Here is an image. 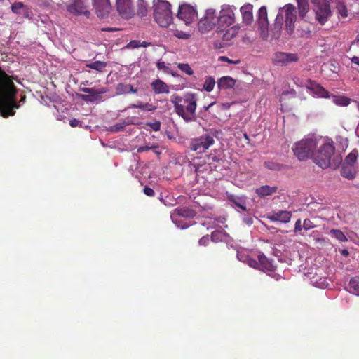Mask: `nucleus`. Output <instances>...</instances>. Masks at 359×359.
<instances>
[{"instance_id": "f257e3e1", "label": "nucleus", "mask_w": 359, "mask_h": 359, "mask_svg": "<svg viewBox=\"0 0 359 359\" xmlns=\"http://www.w3.org/2000/svg\"><path fill=\"white\" fill-rule=\"evenodd\" d=\"M17 88L11 77L0 67V113L2 116H13L18 109L15 95Z\"/></svg>"}, {"instance_id": "f03ea898", "label": "nucleus", "mask_w": 359, "mask_h": 359, "mask_svg": "<svg viewBox=\"0 0 359 359\" xmlns=\"http://www.w3.org/2000/svg\"><path fill=\"white\" fill-rule=\"evenodd\" d=\"M171 102L175 107V111L186 121L195 120L196 109L197 107V96L195 93H187L184 98L177 95H172Z\"/></svg>"}, {"instance_id": "7ed1b4c3", "label": "nucleus", "mask_w": 359, "mask_h": 359, "mask_svg": "<svg viewBox=\"0 0 359 359\" xmlns=\"http://www.w3.org/2000/svg\"><path fill=\"white\" fill-rule=\"evenodd\" d=\"M334 147L333 144L325 143L316 151H313L312 159L322 168H327L330 166L335 168L342 162V158L339 155L334 156Z\"/></svg>"}, {"instance_id": "20e7f679", "label": "nucleus", "mask_w": 359, "mask_h": 359, "mask_svg": "<svg viewBox=\"0 0 359 359\" xmlns=\"http://www.w3.org/2000/svg\"><path fill=\"white\" fill-rule=\"evenodd\" d=\"M170 6L166 1L154 0V18L162 27H168L172 21Z\"/></svg>"}, {"instance_id": "39448f33", "label": "nucleus", "mask_w": 359, "mask_h": 359, "mask_svg": "<svg viewBox=\"0 0 359 359\" xmlns=\"http://www.w3.org/2000/svg\"><path fill=\"white\" fill-rule=\"evenodd\" d=\"M316 147V141L313 139H304L297 142L292 147L294 154L299 161L312 158L313 153Z\"/></svg>"}, {"instance_id": "423d86ee", "label": "nucleus", "mask_w": 359, "mask_h": 359, "mask_svg": "<svg viewBox=\"0 0 359 359\" xmlns=\"http://www.w3.org/2000/svg\"><path fill=\"white\" fill-rule=\"evenodd\" d=\"M278 13H282L283 18L285 17L286 31L290 36L292 35L294 31L297 20L295 6L291 4H287L284 7L280 8Z\"/></svg>"}, {"instance_id": "0eeeda50", "label": "nucleus", "mask_w": 359, "mask_h": 359, "mask_svg": "<svg viewBox=\"0 0 359 359\" xmlns=\"http://www.w3.org/2000/svg\"><path fill=\"white\" fill-rule=\"evenodd\" d=\"M218 32L229 27L235 22V13L233 8L231 6H224L217 15Z\"/></svg>"}, {"instance_id": "6e6552de", "label": "nucleus", "mask_w": 359, "mask_h": 359, "mask_svg": "<svg viewBox=\"0 0 359 359\" xmlns=\"http://www.w3.org/2000/svg\"><path fill=\"white\" fill-rule=\"evenodd\" d=\"M215 143V140L211 135L204 134L198 137L191 139L190 149L198 153H203Z\"/></svg>"}, {"instance_id": "1a4fd4ad", "label": "nucleus", "mask_w": 359, "mask_h": 359, "mask_svg": "<svg viewBox=\"0 0 359 359\" xmlns=\"http://www.w3.org/2000/svg\"><path fill=\"white\" fill-rule=\"evenodd\" d=\"M196 215V212L188 207L178 208L172 210L170 214L172 221L178 226L184 229L187 226L182 224L181 218L191 219Z\"/></svg>"}, {"instance_id": "9d476101", "label": "nucleus", "mask_w": 359, "mask_h": 359, "mask_svg": "<svg viewBox=\"0 0 359 359\" xmlns=\"http://www.w3.org/2000/svg\"><path fill=\"white\" fill-rule=\"evenodd\" d=\"M217 24V14L214 9H208L205 15L198 22L201 32L206 33L212 30Z\"/></svg>"}, {"instance_id": "9b49d317", "label": "nucleus", "mask_w": 359, "mask_h": 359, "mask_svg": "<svg viewBox=\"0 0 359 359\" xmlns=\"http://www.w3.org/2000/svg\"><path fill=\"white\" fill-rule=\"evenodd\" d=\"M80 90L83 93H87V95H79V97L83 101L87 102H93L100 100L102 98L101 95L107 92V89L105 88H101L99 89H95L93 88H81Z\"/></svg>"}, {"instance_id": "f8f14e48", "label": "nucleus", "mask_w": 359, "mask_h": 359, "mask_svg": "<svg viewBox=\"0 0 359 359\" xmlns=\"http://www.w3.org/2000/svg\"><path fill=\"white\" fill-rule=\"evenodd\" d=\"M67 11L75 15H84L89 18L90 15V11L85 6L83 0H71L69 4L67 5Z\"/></svg>"}, {"instance_id": "ddd939ff", "label": "nucleus", "mask_w": 359, "mask_h": 359, "mask_svg": "<svg viewBox=\"0 0 359 359\" xmlns=\"http://www.w3.org/2000/svg\"><path fill=\"white\" fill-rule=\"evenodd\" d=\"M196 16V11L193 6L186 4L180 6L177 18L183 20L186 25L191 23Z\"/></svg>"}, {"instance_id": "4468645a", "label": "nucleus", "mask_w": 359, "mask_h": 359, "mask_svg": "<svg viewBox=\"0 0 359 359\" xmlns=\"http://www.w3.org/2000/svg\"><path fill=\"white\" fill-rule=\"evenodd\" d=\"M257 23L259 28L261 30V35L263 38H266L268 36V16H267V9L265 6H262L258 11L257 15Z\"/></svg>"}, {"instance_id": "2eb2a0df", "label": "nucleus", "mask_w": 359, "mask_h": 359, "mask_svg": "<svg viewBox=\"0 0 359 359\" xmlns=\"http://www.w3.org/2000/svg\"><path fill=\"white\" fill-rule=\"evenodd\" d=\"M116 8L122 18L128 19L134 15L131 0H116Z\"/></svg>"}, {"instance_id": "dca6fc26", "label": "nucleus", "mask_w": 359, "mask_h": 359, "mask_svg": "<svg viewBox=\"0 0 359 359\" xmlns=\"http://www.w3.org/2000/svg\"><path fill=\"white\" fill-rule=\"evenodd\" d=\"M94 8L97 15L100 18L107 17L111 10V6L109 0H94Z\"/></svg>"}, {"instance_id": "f3484780", "label": "nucleus", "mask_w": 359, "mask_h": 359, "mask_svg": "<svg viewBox=\"0 0 359 359\" xmlns=\"http://www.w3.org/2000/svg\"><path fill=\"white\" fill-rule=\"evenodd\" d=\"M330 7L327 2L320 4L316 9V18L320 24L324 25L330 14Z\"/></svg>"}, {"instance_id": "a211bd4d", "label": "nucleus", "mask_w": 359, "mask_h": 359, "mask_svg": "<svg viewBox=\"0 0 359 359\" xmlns=\"http://www.w3.org/2000/svg\"><path fill=\"white\" fill-rule=\"evenodd\" d=\"M257 259L259 260V269L269 273H273L276 270V266L264 254H259Z\"/></svg>"}, {"instance_id": "6ab92c4d", "label": "nucleus", "mask_w": 359, "mask_h": 359, "mask_svg": "<svg viewBox=\"0 0 359 359\" xmlns=\"http://www.w3.org/2000/svg\"><path fill=\"white\" fill-rule=\"evenodd\" d=\"M252 11L253 6L249 3L244 4L240 8V11L242 15L243 22L246 25H251L254 21Z\"/></svg>"}, {"instance_id": "aec40b11", "label": "nucleus", "mask_w": 359, "mask_h": 359, "mask_svg": "<svg viewBox=\"0 0 359 359\" xmlns=\"http://www.w3.org/2000/svg\"><path fill=\"white\" fill-rule=\"evenodd\" d=\"M291 217V212L287 210H279L278 212H273L269 218L272 222L287 223L290 221Z\"/></svg>"}, {"instance_id": "412c9836", "label": "nucleus", "mask_w": 359, "mask_h": 359, "mask_svg": "<svg viewBox=\"0 0 359 359\" xmlns=\"http://www.w3.org/2000/svg\"><path fill=\"white\" fill-rule=\"evenodd\" d=\"M308 83L309 85L307 86V88L310 89L317 96L323 98L330 97V93L322 86L311 80H309Z\"/></svg>"}, {"instance_id": "4be33fe9", "label": "nucleus", "mask_w": 359, "mask_h": 359, "mask_svg": "<svg viewBox=\"0 0 359 359\" xmlns=\"http://www.w3.org/2000/svg\"><path fill=\"white\" fill-rule=\"evenodd\" d=\"M283 27V18L282 13H278L276 18L275 22L271 29V36L273 39H278L280 36Z\"/></svg>"}, {"instance_id": "5701e85b", "label": "nucleus", "mask_w": 359, "mask_h": 359, "mask_svg": "<svg viewBox=\"0 0 359 359\" xmlns=\"http://www.w3.org/2000/svg\"><path fill=\"white\" fill-rule=\"evenodd\" d=\"M138 91L137 88H134L132 85L119 83L116 87V94L117 95H126L128 93H137Z\"/></svg>"}, {"instance_id": "b1692460", "label": "nucleus", "mask_w": 359, "mask_h": 359, "mask_svg": "<svg viewBox=\"0 0 359 359\" xmlns=\"http://www.w3.org/2000/svg\"><path fill=\"white\" fill-rule=\"evenodd\" d=\"M151 86L156 94L169 93L168 86L162 80L156 79L151 83Z\"/></svg>"}, {"instance_id": "393cba45", "label": "nucleus", "mask_w": 359, "mask_h": 359, "mask_svg": "<svg viewBox=\"0 0 359 359\" xmlns=\"http://www.w3.org/2000/svg\"><path fill=\"white\" fill-rule=\"evenodd\" d=\"M217 83L219 89L233 88L236 85V80L231 76H223L217 81Z\"/></svg>"}, {"instance_id": "a878e982", "label": "nucleus", "mask_w": 359, "mask_h": 359, "mask_svg": "<svg viewBox=\"0 0 359 359\" xmlns=\"http://www.w3.org/2000/svg\"><path fill=\"white\" fill-rule=\"evenodd\" d=\"M341 175L345 178L353 180L355 177V167L343 163L341 169Z\"/></svg>"}, {"instance_id": "bb28decb", "label": "nucleus", "mask_w": 359, "mask_h": 359, "mask_svg": "<svg viewBox=\"0 0 359 359\" xmlns=\"http://www.w3.org/2000/svg\"><path fill=\"white\" fill-rule=\"evenodd\" d=\"M229 200L243 211H246V198L245 196H236L231 195L229 196Z\"/></svg>"}, {"instance_id": "cd10ccee", "label": "nucleus", "mask_w": 359, "mask_h": 359, "mask_svg": "<svg viewBox=\"0 0 359 359\" xmlns=\"http://www.w3.org/2000/svg\"><path fill=\"white\" fill-rule=\"evenodd\" d=\"M277 191L276 187H270L268 185L262 186L256 189V194L260 197H265L276 193Z\"/></svg>"}, {"instance_id": "c85d7f7f", "label": "nucleus", "mask_w": 359, "mask_h": 359, "mask_svg": "<svg viewBox=\"0 0 359 359\" xmlns=\"http://www.w3.org/2000/svg\"><path fill=\"white\" fill-rule=\"evenodd\" d=\"M348 291L353 294L359 296V276H356L351 278L348 283Z\"/></svg>"}, {"instance_id": "c756f323", "label": "nucleus", "mask_w": 359, "mask_h": 359, "mask_svg": "<svg viewBox=\"0 0 359 359\" xmlns=\"http://www.w3.org/2000/svg\"><path fill=\"white\" fill-rule=\"evenodd\" d=\"M239 27L233 26L229 28L225 33L223 34V39L226 41H231L233 38H234L237 34L238 33Z\"/></svg>"}, {"instance_id": "7c9ffc66", "label": "nucleus", "mask_w": 359, "mask_h": 359, "mask_svg": "<svg viewBox=\"0 0 359 359\" xmlns=\"http://www.w3.org/2000/svg\"><path fill=\"white\" fill-rule=\"evenodd\" d=\"M86 66L99 72H103L107 67V62L102 61H95L93 62L87 63Z\"/></svg>"}, {"instance_id": "2f4dec72", "label": "nucleus", "mask_w": 359, "mask_h": 359, "mask_svg": "<svg viewBox=\"0 0 359 359\" xmlns=\"http://www.w3.org/2000/svg\"><path fill=\"white\" fill-rule=\"evenodd\" d=\"M298 4L299 16L303 18L309 11L308 0H296Z\"/></svg>"}, {"instance_id": "473e14b6", "label": "nucleus", "mask_w": 359, "mask_h": 359, "mask_svg": "<svg viewBox=\"0 0 359 359\" xmlns=\"http://www.w3.org/2000/svg\"><path fill=\"white\" fill-rule=\"evenodd\" d=\"M128 108L140 109L148 111H154L156 109V107L149 103L133 104Z\"/></svg>"}, {"instance_id": "72a5a7b5", "label": "nucleus", "mask_w": 359, "mask_h": 359, "mask_svg": "<svg viewBox=\"0 0 359 359\" xmlns=\"http://www.w3.org/2000/svg\"><path fill=\"white\" fill-rule=\"evenodd\" d=\"M215 80L212 76H206L205 79V83L203 86V89L207 92H211L215 86Z\"/></svg>"}, {"instance_id": "f704fd0d", "label": "nucleus", "mask_w": 359, "mask_h": 359, "mask_svg": "<svg viewBox=\"0 0 359 359\" xmlns=\"http://www.w3.org/2000/svg\"><path fill=\"white\" fill-rule=\"evenodd\" d=\"M350 98L346 97V96H335L333 95V102L338 105L341 107L348 106L350 104Z\"/></svg>"}, {"instance_id": "c9c22d12", "label": "nucleus", "mask_w": 359, "mask_h": 359, "mask_svg": "<svg viewBox=\"0 0 359 359\" xmlns=\"http://www.w3.org/2000/svg\"><path fill=\"white\" fill-rule=\"evenodd\" d=\"M330 233L332 237L340 242H346L348 241L346 235L339 229H331Z\"/></svg>"}, {"instance_id": "e433bc0d", "label": "nucleus", "mask_w": 359, "mask_h": 359, "mask_svg": "<svg viewBox=\"0 0 359 359\" xmlns=\"http://www.w3.org/2000/svg\"><path fill=\"white\" fill-rule=\"evenodd\" d=\"M147 13V4L143 0L137 1V15L140 17L146 16Z\"/></svg>"}, {"instance_id": "4c0bfd02", "label": "nucleus", "mask_w": 359, "mask_h": 359, "mask_svg": "<svg viewBox=\"0 0 359 359\" xmlns=\"http://www.w3.org/2000/svg\"><path fill=\"white\" fill-rule=\"evenodd\" d=\"M358 158V152L352 151L345 158L343 163L354 166L356 163Z\"/></svg>"}, {"instance_id": "58836bf2", "label": "nucleus", "mask_w": 359, "mask_h": 359, "mask_svg": "<svg viewBox=\"0 0 359 359\" xmlns=\"http://www.w3.org/2000/svg\"><path fill=\"white\" fill-rule=\"evenodd\" d=\"M177 67L184 74L191 76L194 74V72L191 66L187 63H177Z\"/></svg>"}, {"instance_id": "ea45409f", "label": "nucleus", "mask_w": 359, "mask_h": 359, "mask_svg": "<svg viewBox=\"0 0 359 359\" xmlns=\"http://www.w3.org/2000/svg\"><path fill=\"white\" fill-rule=\"evenodd\" d=\"M264 165L269 170H280L282 168V165L280 164L274 162H264Z\"/></svg>"}, {"instance_id": "a19ab883", "label": "nucleus", "mask_w": 359, "mask_h": 359, "mask_svg": "<svg viewBox=\"0 0 359 359\" xmlns=\"http://www.w3.org/2000/svg\"><path fill=\"white\" fill-rule=\"evenodd\" d=\"M338 13L343 17L346 18L348 16V11L346 6L342 3H339L337 6Z\"/></svg>"}, {"instance_id": "79ce46f5", "label": "nucleus", "mask_w": 359, "mask_h": 359, "mask_svg": "<svg viewBox=\"0 0 359 359\" xmlns=\"http://www.w3.org/2000/svg\"><path fill=\"white\" fill-rule=\"evenodd\" d=\"M25 6L22 2H15L11 6V10L15 13H20V10Z\"/></svg>"}, {"instance_id": "37998d69", "label": "nucleus", "mask_w": 359, "mask_h": 359, "mask_svg": "<svg viewBox=\"0 0 359 359\" xmlns=\"http://www.w3.org/2000/svg\"><path fill=\"white\" fill-rule=\"evenodd\" d=\"M316 225L309 219H305L303 222V228L304 230L308 231L315 228Z\"/></svg>"}, {"instance_id": "c03bdc74", "label": "nucleus", "mask_w": 359, "mask_h": 359, "mask_svg": "<svg viewBox=\"0 0 359 359\" xmlns=\"http://www.w3.org/2000/svg\"><path fill=\"white\" fill-rule=\"evenodd\" d=\"M158 149V145H153V146H151V147L142 146V147H138L137 151L138 153H142V152L151 150V149Z\"/></svg>"}, {"instance_id": "a18cd8bd", "label": "nucleus", "mask_w": 359, "mask_h": 359, "mask_svg": "<svg viewBox=\"0 0 359 359\" xmlns=\"http://www.w3.org/2000/svg\"><path fill=\"white\" fill-rule=\"evenodd\" d=\"M147 126H149L154 131H158L161 129V122L158 121H156L154 123H147Z\"/></svg>"}, {"instance_id": "49530a36", "label": "nucleus", "mask_w": 359, "mask_h": 359, "mask_svg": "<svg viewBox=\"0 0 359 359\" xmlns=\"http://www.w3.org/2000/svg\"><path fill=\"white\" fill-rule=\"evenodd\" d=\"M175 36L179 39H187L190 35L182 31L176 30L175 32Z\"/></svg>"}, {"instance_id": "de8ad7c7", "label": "nucleus", "mask_w": 359, "mask_h": 359, "mask_svg": "<svg viewBox=\"0 0 359 359\" xmlns=\"http://www.w3.org/2000/svg\"><path fill=\"white\" fill-rule=\"evenodd\" d=\"M222 233L221 231H215L212 233L211 239L212 241H217L222 239Z\"/></svg>"}, {"instance_id": "09e8293b", "label": "nucleus", "mask_w": 359, "mask_h": 359, "mask_svg": "<svg viewBox=\"0 0 359 359\" xmlns=\"http://www.w3.org/2000/svg\"><path fill=\"white\" fill-rule=\"evenodd\" d=\"M283 57H286L287 62H295L297 60V56L295 54L287 53L283 54Z\"/></svg>"}, {"instance_id": "8fccbe9b", "label": "nucleus", "mask_w": 359, "mask_h": 359, "mask_svg": "<svg viewBox=\"0 0 359 359\" xmlns=\"http://www.w3.org/2000/svg\"><path fill=\"white\" fill-rule=\"evenodd\" d=\"M248 264L250 266L253 267L255 269H259V260H256L252 258H249L248 259Z\"/></svg>"}, {"instance_id": "3c124183", "label": "nucleus", "mask_w": 359, "mask_h": 359, "mask_svg": "<svg viewBox=\"0 0 359 359\" xmlns=\"http://www.w3.org/2000/svg\"><path fill=\"white\" fill-rule=\"evenodd\" d=\"M127 47L133 49L140 47V41L133 40L127 45Z\"/></svg>"}, {"instance_id": "603ef678", "label": "nucleus", "mask_w": 359, "mask_h": 359, "mask_svg": "<svg viewBox=\"0 0 359 359\" xmlns=\"http://www.w3.org/2000/svg\"><path fill=\"white\" fill-rule=\"evenodd\" d=\"M303 224H302V220L300 219H297L294 224V230L295 233L301 231L303 229Z\"/></svg>"}, {"instance_id": "864d4df0", "label": "nucleus", "mask_w": 359, "mask_h": 359, "mask_svg": "<svg viewBox=\"0 0 359 359\" xmlns=\"http://www.w3.org/2000/svg\"><path fill=\"white\" fill-rule=\"evenodd\" d=\"M210 242L209 236H203L198 241L200 245L206 246Z\"/></svg>"}, {"instance_id": "5fc2aeb1", "label": "nucleus", "mask_w": 359, "mask_h": 359, "mask_svg": "<svg viewBox=\"0 0 359 359\" xmlns=\"http://www.w3.org/2000/svg\"><path fill=\"white\" fill-rule=\"evenodd\" d=\"M143 191L144 194L148 196H154L155 195L154 191L147 186L144 187Z\"/></svg>"}, {"instance_id": "6e6d98bb", "label": "nucleus", "mask_w": 359, "mask_h": 359, "mask_svg": "<svg viewBox=\"0 0 359 359\" xmlns=\"http://www.w3.org/2000/svg\"><path fill=\"white\" fill-rule=\"evenodd\" d=\"M219 60L221 61H224V62H227L230 64H239L240 63V61L239 60H236V61H232L231 60L229 59L226 56H221L219 57Z\"/></svg>"}, {"instance_id": "4d7b16f0", "label": "nucleus", "mask_w": 359, "mask_h": 359, "mask_svg": "<svg viewBox=\"0 0 359 359\" xmlns=\"http://www.w3.org/2000/svg\"><path fill=\"white\" fill-rule=\"evenodd\" d=\"M283 54H285V53H279L278 55H277V57H278V62H282L283 64H286L287 63V60H286V57H283Z\"/></svg>"}, {"instance_id": "13d9d810", "label": "nucleus", "mask_w": 359, "mask_h": 359, "mask_svg": "<svg viewBox=\"0 0 359 359\" xmlns=\"http://www.w3.org/2000/svg\"><path fill=\"white\" fill-rule=\"evenodd\" d=\"M69 125L72 127L75 128V127L81 126V122L78 119L74 118L70 121Z\"/></svg>"}, {"instance_id": "bf43d9fd", "label": "nucleus", "mask_w": 359, "mask_h": 359, "mask_svg": "<svg viewBox=\"0 0 359 359\" xmlns=\"http://www.w3.org/2000/svg\"><path fill=\"white\" fill-rule=\"evenodd\" d=\"M156 66H157L158 69H165L167 68L165 62L163 61H161V60L156 63Z\"/></svg>"}, {"instance_id": "052dcab7", "label": "nucleus", "mask_w": 359, "mask_h": 359, "mask_svg": "<svg viewBox=\"0 0 359 359\" xmlns=\"http://www.w3.org/2000/svg\"><path fill=\"white\" fill-rule=\"evenodd\" d=\"M351 62L359 65V57L354 56L351 58Z\"/></svg>"}, {"instance_id": "680f3d73", "label": "nucleus", "mask_w": 359, "mask_h": 359, "mask_svg": "<svg viewBox=\"0 0 359 359\" xmlns=\"http://www.w3.org/2000/svg\"><path fill=\"white\" fill-rule=\"evenodd\" d=\"M151 45V43H149V42H147V41H142V42L140 41V46L147 47V46H149Z\"/></svg>"}, {"instance_id": "e2e57ef3", "label": "nucleus", "mask_w": 359, "mask_h": 359, "mask_svg": "<svg viewBox=\"0 0 359 359\" xmlns=\"http://www.w3.org/2000/svg\"><path fill=\"white\" fill-rule=\"evenodd\" d=\"M116 129L114 130L115 131H120V130H123V128L124 126H116Z\"/></svg>"}, {"instance_id": "0e129e2a", "label": "nucleus", "mask_w": 359, "mask_h": 359, "mask_svg": "<svg viewBox=\"0 0 359 359\" xmlns=\"http://www.w3.org/2000/svg\"><path fill=\"white\" fill-rule=\"evenodd\" d=\"M272 277L273 278H275L276 280H278L281 278V276L280 275L276 274V273L273 274Z\"/></svg>"}, {"instance_id": "69168bd1", "label": "nucleus", "mask_w": 359, "mask_h": 359, "mask_svg": "<svg viewBox=\"0 0 359 359\" xmlns=\"http://www.w3.org/2000/svg\"><path fill=\"white\" fill-rule=\"evenodd\" d=\"M348 251L346 250V249H344L342 251H341V255H344V256H348Z\"/></svg>"}, {"instance_id": "338daca9", "label": "nucleus", "mask_w": 359, "mask_h": 359, "mask_svg": "<svg viewBox=\"0 0 359 359\" xmlns=\"http://www.w3.org/2000/svg\"><path fill=\"white\" fill-rule=\"evenodd\" d=\"M214 104V102L211 103L210 104H209L208 106H204V109L205 111H208L209 109V108Z\"/></svg>"}, {"instance_id": "774afa93", "label": "nucleus", "mask_w": 359, "mask_h": 359, "mask_svg": "<svg viewBox=\"0 0 359 359\" xmlns=\"http://www.w3.org/2000/svg\"><path fill=\"white\" fill-rule=\"evenodd\" d=\"M154 151V152L157 154V155H159L161 154V152L158 150V149H152Z\"/></svg>"}]
</instances>
